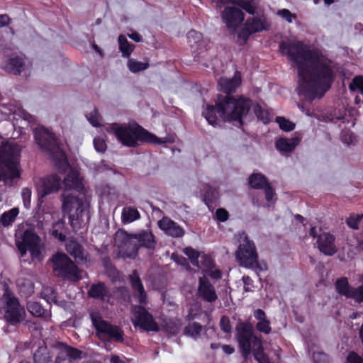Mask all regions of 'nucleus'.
Wrapping results in <instances>:
<instances>
[{
  "mask_svg": "<svg viewBox=\"0 0 363 363\" xmlns=\"http://www.w3.org/2000/svg\"><path fill=\"white\" fill-rule=\"evenodd\" d=\"M363 218L362 214H355L354 213H350V216L346 220L347 225L354 230L359 229V223Z\"/></svg>",
  "mask_w": 363,
  "mask_h": 363,
  "instance_id": "58836bf2",
  "label": "nucleus"
},
{
  "mask_svg": "<svg viewBox=\"0 0 363 363\" xmlns=\"http://www.w3.org/2000/svg\"><path fill=\"white\" fill-rule=\"evenodd\" d=\"M118 43L119 49L121 51L123 56L125 57H129L133 50L134 45L130 44L127 38L123 35H119Z\"/></svg>",
  "mask_w": 363,
  "mask_h": 363,
  "instance_id": "72a5a7b5",
  "label": "nucleus"
},
{
  "mask_svg": "<svg viewBox=\"0 0 363 363\" xmlns=\"http://www.w3.org/2000/svg\"><path fill=\"white\" fill-rule=\"evenodd\" d=\"M21 195L24 206L28 208L30 204L31 190L28 188H24L22 190Z\"/></svg>",
  "mask_w": 363,
  "mask_h": 363,
  "instance_id": "de8ad7c7",
  "label": "nucleus"
},
{
  "mask_svg": "<svg viewBox=\"0 0 363 363\" xmlns=\"http://www.w3.org/2000/svg\"><path fill=\"white\" fill-rule=\"evenodd\" d=\"M129 279L131 286L134 291L135 296L138 297L139 303L141 304H145L146 293L136 270L133 272L132 274L129 276Z\"/></svg>",
  "mask_w": 363,
  "mask_h": 363,
  "instance_id": "b1692460",
  "label": "nucleus"
},
{
  "mask_svg": "<svg viewBox=\"0 0 363 363\" xmlns=\"http://www.w3.org/2000/svg\"><path fill=\"white\" fill-rule=\"evenodd\" d=\"M349 88L351 91L359 89L363 94V77H355L350 84Z\"/></svg>",
  "mask_w": 363,
  "mask_h": 363,
  "instance_id": "c03bdc74",
  "label": "nucleus"
},
{
  "mask_svg": "<svg viewBox=\"0 0 363 363\" xmlns=\"http://www.w3.org/2000/svg\"><path fill=\"white\" fill-rule=\"evenodd\" d=\"M268 183L267 178L260 173H254L249 177V184L255 189H262Z\"/></svg>",
  "mask_w": 363,
  "mask_h": 363,
  "instance_id": "c756f323",
  "label": "nucleus"
},
{
  "mask_svg": "<svg viewBox=\"0 0 363 363\" xmlns=\"http://www.w3.org/2000/svg\"><path fill=\"white\" fill-rule=\"evenodd\" d=\"M203 191H205L204 194V201L206 203H208L209 201H212V200L215 197V190L212 189L210 186H206L203 189Z\"/></svg>",
  "mask_w": 363,
  "mask_h": 363,
  "instance_id": "603ef678",
  "label": "nucleus"
},
{
  "mask_svg": "<svg viewBox=\"0 0 363 363\" xmlns=\"http://www.w3.org/2000/svg\"><path fill=\"white\" fill-rule=\"evenodd\" d=\"M277 14L286 19L288 22L291 23L293 18H296V15L291 13L288 9L279 10Z\"/></svg>",
  "mask_w": 363,
  "mask_h": 363,
  "instance_id": "8fccbe9b",
  "label": "nucleus"
},
{
  "mask_svg": "<svg viewBox=\"0 0 363 363\" xmlns=\"http://www.w3.org/2000/svg\"><path fill=\"white\" fill-rule=\"evenodd\" d=\"M27 308L33 315L36 317L43 316L45 313V310L36 301L28 302L27 304Z\"/></svg>",
  "mask_w": 363,
  "mask_h": 363,
  "instance_id": "4c0bfd02",
  "label": "nucleus"
},
{
  "mask_svg": "<svg viewBox=\"0 0 363 363\" xmlns=\"http://www.w3.org/2000/svg\"><path fill=\"white\" fill-rule=\"evenodd\" d=\"M262 189H264V191L266 200L268 202H270L272 200L273 196H274V189L269 185V183Z\"/></svg>",
  "mask_w": 363,
  "mask_h": 363,
  "instance_id": "6e6d98bb",
  "label": "nucleus"
},
{
  "mask_svg": "<svg viewBox=\"0 0 363 363\" xmlns=\"http://www.w3.org/2000/svg\"><path fill=\"white\" fill-rule=\"evenodd\" d=\"M90 317L99 337L110 338L116 342H123V333L119 327L112 325L102 320L96 312L92 311L90 313Z\"/></svg>",
  "mask_w": 363,
  "mask_h": 363,
  "instance_id": "4468645a",
  "label": "nucleus"
},
{
  "mask_svg": "<svg viewBox=\"0 0 363 363\" xmlns=\"http://www.w3.org/2000/svg\"><path fill=\"white\" fill-rule=\"evenodd\" d=\"M220 325L221 330H223L225 333H229L231 330V325L230 323V320L226 316H223L220 321Z\"/></svg>",
  "mask_w": 363,
  "mask_h": 363,
  "instance_id": "864d4df0",
  "label": "nucleus"
},
{
  "mask_svg": "<svg viewBox=\"0 0 363 363\" xmlns=\"http://www.w3.org/2000/svg\"><path fill=\"white\" fill-rule=\"evenodd\" d=\"M254 316L258 321H262L267 319L266 314L262 309H257L255 311Z\"/></svg>",
  "mask_w": 363,
  "mask_h": 363,
  "instance_id": "e2e57ef3",
  "label": "nucleus"
},
{
  "mask_svg": "<svg viewBox=\"0 0 363 363\" xmlns=\"http://www.w3.org/2000/svg\"><path fill=\"white\" fill-rule=\"evenodd\" d=\"M276 121L279 123V128L284 131H291L295 128V123L284 117H277Z\"/></svg>",
  "mask_w": 363,
  "mask_h": 363,
  "instance_id": "37998d69",
  "label": "nucleus"
},
{
  "mask_svg": "<svg viewBox=\"0 0 363 363\" xmlns=\"http://www.w3.org/2000/svg\"><path fill=\"white\" fill-rule=\"evenodd\" d=\"M313 357L314 363H328V357L324 352H315Z\"/></svg>",
  "mask_w": 363,
  "mask_h": 363,
  "instance_id": "3c124183",
  "label": "nucleus"
},
{
  "mask_svg": "<svg viewBox=\"0 0 363 363\" xmlns=\"http://www.w3.org/2000/svg\"><path fill=\"white\" fill-rule=\"evenodd\" d=\"M131 320L135 328L142 331L158 332L160 326L155 322L152 315L142 306H134L132 308Z\"/></svg>",
  "mask_w": 363,
  "mask_h": 363,
  "instance_id": "ddd939ff",
  "label": "nucleus"
},
{
  "mask_svg": "<svg viewBox=\"0 0 363 363\" xmlns=\"http://www.w3.org/2000/svg\"><path fill=\"white\" fill-rule=\"evenodd\" d=\"M254 113L257 116V117L262 121L264 123H267L269 121V113L262 108V107L258 104H255L253 106Z\"/></svg>",
  "mask_w": 363,
  "mask_h": 363,
  "instance_id": "ea45409f",
  "label": "nucleus"
},
{
  "mask_svg": "<svg viewBox=\"0 0 363 363\" xmlns=\"http://www.w3.org/2000/svg\"><path fill=\"white\" fill-rule=\"evenodd\" d=\"M52 229L57 230L59 232H62L67 235V229L65 228V223L62 220H59L52 225Z\"/></svg>",
  "mask_w": 363,
  "mask_h": 363,
  "instance_id": "bf43d9fd",
  "label": "nucleus"
},
{
  "mask_svg": "<svg viewBox=\"0 0 363 363\" xmlns=\"http://www.w3.org/2000/svg\"><path fill=\"white\" fill-rule=\"evenodd\" d=\"M38 233L35 228L26 229L21 235L22 241L16 242L22 257L26 254L27 250H29L33 259H42L43 242Z\"/></svg>",
  "mask_w": 363,
  "mask_h": 363,
  "instance_id": "9b49d317",
  "label": "nucleus"
},
{
  "mask_svg": "<svg viewBox=\"0 0 363 363\" xmlns=\"http://www.w3.org/2000/svg\"><path fill=\"white\" fill-rule=\"evenodd\" d=\"M221 17L228 29L233 32L243 22L245 14L236 7L227 6L222 11Z\"/></svg>",
  "mask_w": 363,
  "mask_h": 363,
  "instance_id": "dca6fc26",
  "label": "nucleus"
},
{
  "mask_svg": "<svg viewBox=\"0 0 363 363\" xmlns=\"http://www.w3.org/2000/svg\"><path fill=\"white\" fill-rule=\"evenodd\" d=\"M66 250L77 262H83L86 259V252L83 247L77 241H69L66 245Z\"/></svg>",
  "mask_w": 363,
  "mask_h": 363,
  "instance_id": "bb28decb",
  "label": "nucleus"
},
{
  "mask_svg": "<svg viewBox=\"0 0 363 363\" xmlns=\"http://www.w3.org/2000/svg\"><path fill=\"white\" fill-rule=\"evenodd\" d=\"M2 303L4 306V318L6 321L16 324L24 320L26 315L25 309L21 306L18 299L9 291H6L3 297Z\"/></svg>",
  "mask_w": 363,
  "mask_h": 363,
  "instance_id": "f8f14e48",
  "label": "nucleus"
},
{
  "mask_svg": "<svg viewBox=\"0 0 363 363\" xmlns=\"http://www.w3.org/2000/svg\"><path fill=\"white\" fill-rule=\"evenodd\" d=\"M17 286L26 295H30L33 293L34 284L33 281L26 277H20L16 281Z\"/></svg>",
  "mask_w": 363,
  "mask_h": 363,
  "instance_id": "473e14b6",
  "label": "nucleus"
},
{
  "mask_svg": "<svg viewBox=\"0 0 363 363\" xmlns=\"http://www.w3.org/2000/svg\"><path fill=\"white\" fill-rule=\"evenodd\" d=\"M18 214V209L13 208L10 211L5 212L2 214L0 218V221L4 226H8L13 223Z\"/></svg>",
  "mask_w": 363,
  "mask_h": 363,
  "instance_id": "e433bc0d",
  "label": "nucleus"
},
{
  "mask_svg": "<svg viewBox=\"0 0 363 363\" xmlns=\"http://www.w3.org/2000/svg\"><path fill=\"white\" fill-rule=\"evenodd\" d=\"M158 225L161 230L172 237L180 238L184 235V230L177 223L167 217L160 220L158 222Z\"/></svg>",
  "mask_w": 363,
  "mask_h": 363,
  "instance_id": "412c9836",
  "label": "nucleus"
},
{
  "mask_svg": "<svg viewBox=\"0 0 363 363\" xmlns=\"http://www.w3.org/2000/svg\"><path fill=\"white\" fill-rule=\"evenodd\" d=\"M107 130L114 134L123 145L128 147H136L143 141L157 144L169 142L168 138H159L135 123L128 124L113 123L108 126Z\"/></svg>",
  "mask_w": 363,
  "mask_h": 363,
  "instance_id": "7ed1b4c3",
  "label": "nucleus"
},
{
  "mask_svg": "<svg viewBox=\"0 0 363 363\" xmlns=\"http://www.w3.org/2000/svg\"><path fill=\"white\" fill-rule=\"evenodd\" d=\"M337 291L348 298H354L357 302H363V286L352 288L345 277L337 279L335 282Z\"/></svg>",
  "mask_w": 363,
  "mask_h": 363,
  "instance_id": "f3484780",
  "label": "nucleus"
},
{
  "mask_svg": "<svg viewBox=\"0 0 363 363\" xmlns=\"http://www.w3.org/2000/svg\"><path fill=\"white\" fill-rule=\"evenodd\" d=\"M34 363H51L52 359L45 348L38 349L33 354Z\"/></svg>",
  "mask_w": 363,
  "mask_h": 363,
  "instance_id": "c9c22d12",
  "label": "nucleus"
},
{
  "mask_svg": "<svg viewBox=\"0 0 363 363\" xmlns=\"http://www.w3.org/2000/svg\"><path fill=\"white\" fill-rule=\"evenodd\" d=\"M202 330L201 324L194 322L189 323L184 329V334L196 339Z\"/></svg>",
  "mask_w": 363,
  "mask_h": 363,
  "instance_id": "f704fd0d",
  "label": "nucleus"
},
{
  "mask_svg": "<svg viewBox=\"0 0 363 363\" xmlns=\"http://www.w3.org/2000/svg\"><path fill=\"white\" fill-rule=\"evenodd\" d=\"M10 18L6 14L0 15V28L4 27L9 23Z\"/></svg>",
  "mask_w": 363,
  "mask_h": 363,
  "instance_id": "69168bd1",
  "label": "nucleus"
},
{
  "mask_svg": "<svg viewBox=\"0 0 363 363\" xmlns=\"http://www.w3.org/2000/svg\"><path fill=\"white\" fill-rule=\"evenodd\" d=\"M87 294L91 298L102 301H108L111 296L109 289L104 282L91 284Z\"/></svg>",
  "mask_w": 363,
  "mask_h": 363,
  "instance_id": "4be33fe9",
  "label": "nucleus"
},
{
  "mask_svg": "<svg viewBox=\"0 0 363 363\" xmlns=\"http://www.w3.org/2000/svg\"><path fill=\"white\" fill-rule=\"evenodd\" d=\"M110 363H125L120 357L113 355L111 357Z\"/></svg>",
  "mask_w": 363,
  "mask_h": 363,
  "instance_id": "774afa93",
  "label": "nucleus"
},
{
  "mask_svg": "<svg viewBox=\"0 0 363 363\" xmlns=\"http://www.w3.org/2000/svg\"><path fill=\"white\" fill-rule=\"evenodd\" d=\"M63 182L66 189H74L79 191L83 187L82 178L79 176V172L72 168L67 177L64 179Z\"/></svg>",
  "mask_w": 363,
  "mask_h": 363,
  "instance_id": "a878e982",
  "label": "nucleus"
},
{
  "mask_svg": "<svg viewBox=\"0 0 363 363\" xmlns=\"http://www.w3.org/2000/svg\"><path fill=\"white\" fill-rule=\"evenodd\" d=\"M242 281L244 284V289L245 291H250L251 289L250 288V286H252V280L251 278L248 276H244L242 277Z\"/></svg>",
  "mask_w": 363,
  "mask_h": 363,
  "instance_id": "0e129e2a",
  "label": "nucleus"
},
{
  "mask_svg": "<svg viewBox=\"0 0 363 363\" xmlns=\"http://www.w3.org/2000/svg\"><path fill=\"white\" fill-rule=\"evenodd\" d=\"M88 121L94 126H99L101 125V116L99 115L98 110L94 108L93 111L86 115Z\"/></svg>",
  "mask_w": 363,
  "mask_h": 363,
  "instance_id": "79ce46f5",
  "label": "nucleus"
},
{
  "mask_svg": "<svg viewBox=\"0 0 363 363\" xmlns=\"http://www.w3.org/2000/svg\"><path fill=\"white\" fill-rule=\"evenodd\" d=\"M256 328L259 332L269 334L272 330L270 321L267 318L262 321H258L256 325Z\"/></svg>",
  "mask_w": 363,
  "mask_h": 363,
  "instance_id": "a18cd8bd",
  "label": "nucleus"
},
{
  "mask_svg": "<svg viewBox=\"0 0 363 363\" xmlns=\"http://www.w3.org/2000/svg\"><path fill=\"white\" fill-rule=\"evenodd\" d=\"M201 38V33L194 30H190L187 34V39L189 43H197Z\"/></svg>",
  "mask_w": 363,
  "mask_h": 363,
  "instance_id": "49530a36",
  "label": "nucleus"
},
{
  "mask_svg": "<svg viewBox=\"0 0 363 363\" xmlns=\"http://www.w3.org/2000/svg\"><path fill=\"white\" fill-rule=\"evenodd\" d=\"M233 4L244 9L248 13L254 15L256 13L259 1L257 0H233Z\"/></svg>",
  "mask_w": 363,
  "mask_h": 363,
  "instance_id": "cd10ccee",
  "label": "nucleus"
},
{
  "mask_svg": "<svg viewBox=\"0 0 363 363\" xmlns=\"http://www.w3.org/2000/svg\"><path fill=\"white\" fill-rule=\"evenodd\" d=\"M26 67L25 60L19 56L9 57L3 66V69L12 74L18 75L25 70Z\"/></svg>",
  "mask_w": 363,
  "mask_h": 363,
  "instance_id": "5701e85b",
  "label": "nucleus"
},
{
  "mask_svg": "<svg viewBox=\"0 0 363 363\" xmlns=\"http://www.w3.org/2000/svg\"><path fill=\"white\" fill-rule=\"evenodd\" d=\"M198 293L200 297L210 303L215 301L218 298L213 286L207 279L203 277L199 279Z\"/></svg>",
  "mask_w": 363,
  "mask_h": 363,
  "instance_id": "aec40b11",
  "label": "nucleus"
},
{
  "mask_svg": "<svg viewBox=\"0 0 363 363\" xmlns=\"http://www.w3.org/2000/svg\"><path fill=\"white\" fill-rule=\"evenodd\" d=\"M140 213L132 206H126L123 208L122 211V220L123 223H132L140 218Z\"/></svg>",
  "mask_w": 363,
  "mask_h": 363,
  "instance_id": "2f4dec72",
  "label": "nucleus"
},
{
  "mask_svg": "<svg viewBox=\"0 0 363 363\" xmlns=\"http://www.w3.org/2000/svg\"><path fill=\"white\" fill-rule=\"evenodd\" d=\"M235 256L240 266L259 271L267 269L265 264L262 267L259 264L255 245L245 233L240 235V244Z\"/></svg>",
  "mask_w": 363,
  "mask_h": 363,
  "instance_id": "1a4fd4ad",
  "label": "nucleus"
},
{
  "mask_svg": "<svg viewBox=\"0 0 363 363\" xmlns=\"http://www.w3.org/2000/svg\"><path fill=\"white\" fill-rule=\"evenodd\" d=\"M149 66L148 63H143L137 62L133 60H129L128 67L132 72H138L146 69Z\"/></svg>",
  "mask_w": 363,
  "mask_h": 363,
  "instance_id": "a19ab883",
  "label": "nucleus"
},
{
  "mask_svg": "<svg viewBox=\"0 0 363 363\" xmlns=\"http://www.w3.org/2000/svg\"><path fill=\"white\" fill-rule=\"evenodd\" d=\"M94 145L96 150L98 152H104L106 147L104 140L101 138H94Z\"/></svg>",
  "mask_w": 363,
  "mask_h": 363,
  "instance_id": "5fc2aeb1",
  "label": "nucleus"
},
{
  "mask_svg": "<svg viewBox=\"0 0 363 363\" xmlns=\"http://www.w3.org/2000/svg\"><path fill=\"white\" fill-rule=\"evenodd\" d=\"M62 209L69 215V224L73 230L85 226L90 219L89 203L84 194H62Z\"/></svg>",
  "mask_w": 363,
  "mask_h": 363,
  "instance_id": "39448f33",
  "label": "nucleus"
},
{
  "mask_svg": "<svg viewBox=\"0 0 363 363\" xmlns=\"http://www.w3.org/2000/svg\"><path fill=\"white\" fill-rule=\"evenodd\" d=\"M216 214L217 219L221 222L227 220L229 216L228 211L223 208H218Z\"/></svg>",
  "mask_w": 363,
  "mask_h": 363,
  "instance_id": "4d7b16f0",
  "label": "nucleus"
},
{
  "mask_svg": "<svg viewBox=\"0 0 363 363\" xmlns=\"http://www.w3.org/2000/svg\"><path fill=\"white\" fill-rule=\"evenodd\" d=\"M237 340L241 350L242 356L247 359L251 352L259 363H265L267 357L260 337L254 335L252 325L250 323H242L237 326Z\"/></svg>",
  "mask_w": 363,
  "mask_h": 363,
  "instance_id": "423d86ee",
  "label": "nucleus"
},
{
  "mask_svg": "<svg viewBox=\"0 0 363 363\" xmlns=\"http://www.w3.org/2000/svg\"><path fill=\"white\" fill-rule=\"evenodd\" d=\"M114 242L120 252L128 257H135L140 247L154 249L156 245L155 237L150 230L129 234L123 230H119L115 234Z\"/></svg>",
  "mask_w": 363,
  "mask_h": 363,
  "instance_id": "20e7f679",
  "label": "nucleus"
},
{
  "mask_svg": "<svg viewBox=\"0 0 363 363\" xmlns=\"http://www.w3.org/2000/svg\"><path fill=\"white\" fill-rule=\"evenodd\" d=\"M21 146L6 143L0 150V181L20 177L19 157Z\"/></svg>",
  "mask_w": 363,
  "mask_h": 363,
  "instance_id": "6e6552de",
  "label": "nucleus"
},
{
  "mask_svg": "<svg viewBox=\"0 0 363 363\" xmlns=\"http://www.w3.org/2000/svg\"><path fill=\"white\" fill-rule=\"evenodd\" d=\"M252 34L253 33L245 26L244 28L238 34V40H240V43L245 44Z\"/></svg>",
  "mask_w": 363,
  "mask_h": 363,
  "instance_id": "09e8293b",
  "label": "nucleus"
},
{
  "mask_svg": "<svg viewBox=\"0 0 363 363\" xmlns=\"http://www.w3.org/2000/svg\"><path fill=\"white\" fill-rule=\"evenodd\" d=\"M335 237L328 232L318 235L316 241L318 249L326 256H333L338 250L335 243Z\"/></svg>",
  "mask_w": 363,
  "mask_h": 363,
  "instance_id": "a211bd4d",
  "label": "nucleus"
},
{
  "mask_svg": "<svg viewBox=\"0 0 363 363\" xmlns=\"http://www.w3.org/2000/svg\"><path fill=\"white\" fill-rule=\"evenodd\" d=\"M347 362L349 363H363L362 357H360L356 352H351L347 357Z\"/></svg>",
  "mask_w": 363,
  "mask_h": 363,
  "instance_id": "13d9d810",
  "label": "nucleus"
},
{
  "mask_svg": "<svg viewBox=\"0 0 363 363\" xmlns=\"http://www.w3.org/2000/svg\"><path fill=\"white\" fill-rule=\"evenodd\" d=\"M82 352L74 348H69L67 350V355L72 359H77L80 357Z\"/></svg>",
  "mask_w": 363,
  "mask_h": 363,
  "instance_id": "680f3d73",
  "label": "nucleus"
},
{
  "mask_svg": "<svg viewBox=\"0 0 363 363\" xmlns=\"http://www.w3.org/2000/svg\"><path fill=\"white\" fill-rule=\"evenodd\" d=\"M279 50L298 69V94L308 101L315 97L321 98L330 89L333 79L331 62L299 41L283 42Z\"/></svg>",
  "mask_w": 363,
  "mask_h": 363,
  "instance_id": "f257e3e1",
  "label": "nucleus"
},
{
  "mask_svg": "<svg viewBox=\"0 0 363 363\" xmlns=\"http://www.w3.org/2000/svg\"><path fill=\"white\" fill-rule=\"evenodd\" d=\"M182 323L178 319H165L162 323V329L171 334H177L181 329Z\"/></svg>",
  "mask_w": 363,
  "mask_h": 363,
  "instance_id": "c85d7f7f",
  "label": "nucleus"
},
{
  "mask_svg": "<svg viewBox=\"0 0 363 363\" xmlns=\"http://www.w3.org/2000/svg\"><path fill=\"white\" fill-rule=\"evenodd\" d=\"M33 133L36 144L43 152L62 167L68 166L61 143L54 133L44 127L35 128Z\"/></svg>",
  "mask_w": 363,
  "mask_h": 363,
  "instance_id": "0eeeda50",
  "label": "nucleus"
},
{
  "mask_svg": "<svg viewBox=\"0 0 363 363\" xmlns=\"http://www.w3.org/2000/svg\"><path fill=\"white\" fill-rule=\"evenodd\" d=\"M245 25L252 33L267 30L269 27V24L263 16L249 18L247 19Z\"/></svg>",
  "mask_w": 363,
  "mask_h": 363,
  "instance_id": "393cba45",
  "label": "nucleus"
},
{
  "mask_svg": "<svg viewBox=\"0 0 363 363\" xmlns=\"http://www.w3.org/2000/svg\"><path fill=\"white\" fill-rule=\"evenodd\" d=\"M184 254L188 256L193 265L199 267L203 270H208L213 268V262L212 259L205 255H201L191 247H186L184 250Z\"/></svg>",
  "mask_w": 363,
  "mask_h": 363,
  "instance_id": "6ab92c4d",
  "label": "nucleus"
},
{
  "mask_svg": "<svg viewBox=\"0 0 363 363\" xmlns=\"http://www.w3.org/2000/svg\"><path fill=\"white\" fill-rule=\"evenodd\" d=\"M241 84L240 75L236 72L231 79L221 77L218 81L220 90L228 95L218 96L216 101V106H207L206 110L203 112L206 121L213 126L218 125V116L224 121H238L242 123L243 118L247 117V113L252 106L250 99L240 98L236 99L229 96L234 92Z\"/></svg>",
  "mask_w": 363,
  "mask_h": 363,
  "instance_id": "f03ea898",
  "label": "nucleus"
},
{
  "mask_svg": "<svg viewBox=\"0 0 363 363\" xmlns=\"http://www.w3.org/2000/svg\"><path fill=\"white\" fill-rule=\"evenodd\" d=\"M50 261L55 276L72 281L82 279L81 270L66 254L57 252L52 255Z\"/></svg>",
  "mask_w": 363,
  "mask_h": 363,
  "instance_id": "9d476101",
  "label": "nucleus"
},
{
  "mask_svg": "<svg viewBox=\"0 0 363 363\" xmlns=\"http://www.w3.org/2000/svg\"><path fill=\"white\" fill-rule=\"evenodd\" d=\"M298 143V138H281L277 142V147L281 152H291Z\"/></svg>",
  "mask_w": 363,
  "mask_h": 363,
  "instance_id": "7c9ffc66",
  "label": "nucleus"
},
{
  "mask_svg": "<svg viewBox=\"0 0 363 363\" xmlns=\"http://www.w3.org/2000/svg\"><path fill=\"white\" fill-rule=\"evenodd\" d=\"M62 186V179L56 174L41 178L36 185L38 201L40 203L51 194L57 192Z\"/></svg>",
  "mask_w": 363,
  "mask_h": 363,
  "instance_id": "2eb2a0df",
  "label": "nucleus"
},
{
  "mask_svg": "<svg viewBox=\"0 0 363 363\" xmlns=\"http://www.w3.org/2000/svg\"><path fill=\"white\" fill-rule=\"evenodd\" d=\"M52 235L59 240L61 242H63L66 239V235L65 233H62V232L57 231V230L51 229L50 230Z\"/></svg>",
  "mask_w": 363,
  "mask_h": 363,
  "instance_id": "052dcab7",
  "label": "nucleus"
},
{
  "mask_svg": "<svg viewBox=\"0 0 363 363\" xmlns=\"http://www.w3.org/2000/svg\"><path fill=\"white\" fill-rule=\"evenodd\" d=\"M223 352L227 354H231L235 352L233 347L228 345H223L221 346Z\"/></svg>",
  "mask_w": 363,
  "mask_h": 363,
  "instance_id": "338daca9",
  "label": "nucleus"
}]
</instances>
